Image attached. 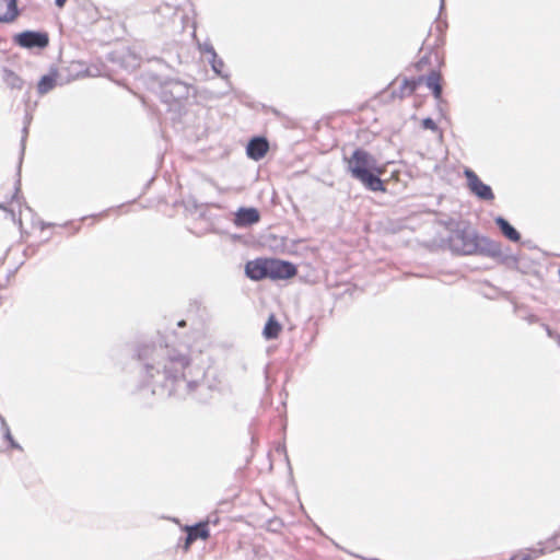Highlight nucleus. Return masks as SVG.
<instances>
[{
    "mask_svg": "<svg viewBox=\"0 0 560 560\" xmlns=\"http://www.w3.org/2000/svg\"><path fill=\"white\" fill-rule=\"evenodd\" d=\"M191 86L179 80H168L161 88V98L166 104L179 103L190 95Z\"/></svg>",
    "mask_w": 560,
    "mask_h": 560,
    "instance_id": "obj_4",
    "label": "nucleus"
},
{
    "mask_svg": "<svg viewBox=\"0 0 560 560\" xmlns=\"http://www.w3.org/2000/svg\"><path fill=\"white\" fill-rule=\"evenodd\" d=\"M1 423H2V429H3V433H4V438L11 443V446L12 447H15V448H21L20 445L13 440L11 433H10V429L8 427V424L5 423V421L1 418Z\"/></svg>",
    "mask_w": 560,
    "mask_h": 560,
    "instance_id": "obj_20",
    "label": "nucleus"
},
{
    "mask_svg": "<svg viewBox=\"0 0 560 560\" xmlns=\"http://www.w3.org/2000/svg\"><path fill=\"white\" fill-rule=\"evenodd\" d=\"M57 78L58 74L56 71L43 75L37 84L38 94L45 95L50 92L56 86Z\"/></svg>",
    "mask_w": 560,
    "mask_h": 560,
    "instance_id": "obj_13",
    "label": "nucleus"
},
{
    "mask_svg": "<svg viewBox=\"0 0 560 560\" xmlns=\"http://www.w3.org/2000/svg\"><path fill=\"white\" fill-rule=\"evenodd\" d=\"M422 126H423L424 129H430V130H434V131L438 129L436 124L431 118L423 119L422 120Z\"/></svg>",
    "mask_w": 560,
    "mask_h": 560,
    "instance_id": "obj_23",
    "label": "nucleus"
},
{
    "mask_svg": "<svg viewBox=\"0 0 560 560\" xmlns=\"http://www.w3.org/2000/svg\"><path fill=\"white\" fill-rule=\"evenodd\" d=\"M427 86L432 90L436 100H441L442 86L440 83V74L435 71L431 72L425 79Z\"/></svg>",
    "mask_w": 560,
    "mask_h": 560,
    "instance_id": "obj_16",
    "label": "nucleus"
},
{
    "mask_svg": "<svg viewBox=\"0 0 560 560\" xmlns=\"http://www.w3.org/2000/svg\"><path fill=\"white\" fill-rule=\"evenodd\" d=\"M15 203H16V199H14V200L11 202V205H10V207H11V208L9 209V212H10L11 219H12L14 222H16V221L21 222V219H16V213H15V209H14Z\"/></svg>",
    "mask_w": 560,
    "mask_h": 560,
    "instance_id": "obj_24",
    "label": "nucleus"
},
{
    "mask_svg": "<svg viewBox=\"0 0 560 560\" xmlns=\"http://www.w3.org/2000/svg\"><path fill=\"white\" fill-rule=\"evenodd\" d=\"M464 174L467 179V186L471 194L481 200L491 201L494 199L491 187L482 183L474 171L466 168Z\"/></svg>",
    "mask_w": 560,
    "mask_h": 560,
    "instance_id": "obj_6",
    "label": "nucleus"
},
{
    "mask_svg": "<svg viewBox=\"0 0 560 560\" xmlns=\"http://www.w3.org/2000/svg\"><path fill=\"white\" fill-rule=\"evenodd\" d=\"M14 42L24 48H44L48 45V36L45 33L26 31L14 36Z\"/></svg>",
    "mask_w": 560,
    "mask_h": 560,
    "instance_id": "obj_7",
    "label": "nucleus"
},
{
    "mask_svg": "<svg viewBox=\"0 0 560 560\" xmlns=\"http://www.w3.org/2000/svg\"><path fill=\"white\" fill-rule=\"evenodd\" d=\"M495 223L500 228L501 232L512 242H518L521 238L520 233L502 217L495 218Z\"/></svg>",
    "mask_w": 560,
    "mask_h": 560,
    "instance_id": "obj_14",
    "label": "nucleus"
},
{
    "mask_svg": "<svg viewBox=\"0 0 560 560\" xmlns=\"http://www.w3.org/2000/svg\"><path fill=\"white\" fill-rule=\"evenodd\" d=\"M544 552L545 551L542 548L527 549V550H524V551H521V552L514 555L510 560H534V559L538 558L539 556L544 555Z\"/></svg>",
    "mask_w": 560,
    "mask_h": 560,
    "instance_id": "obj_18",
    "label": "nucleus"
},
{
    "mask_svg": "<svg viewBox=\"0 0 560 560\" xmlns=\"http://www.w3.org/2000/svg\"><path fill=\"white\" fill-rule=\"evenodd\" d=\"M481 243L487 245V250L490 255L495 256L500 254V245L498 243L489 241L486 237L479 240L477 236L466 233L456 234L451 240V247L459 254L471 255L478 250Z\"/></svg>",
    "mask_w": 560,
    "mask_h": 560,
    "instance_id": "obj_3",
    "label": "nucleus"
},
{
    "mask_svg": "<svg viewBox=\"0 0 560 560\" xmlns=\"http://www.w3.org/2000/svg\"><path fill=\"white\" fill-rule=\"evenodd\" d=\"M267 258L250 260L245 266L246 276L255 281L267 278Z\"/></svg>",
    "mask_w": 560,
    "mask_h": 560,
    "instance_id": "obj_9",
    "label": "nucleus"
},
{
    "mask_svg": "<svg viewBox=\"0 0 560 560\" xmlns=\"http://www.w3.org/2000/svg\"><path fill=\"white\" fill-rule=\"evenodd\" d=\"M3 81L11 89L21 90L23 88L22 79L11 70L3 71Z\"/></svg>",
    "mask_w": 560,
    "mask_h": 560,
    "instance_id": "obj_17",
    "label": "nucleus"
},
{
    "mask_svg": "<svg viewBox=\"0 0 560 560\" xmlns=\"http://www.w3.org/2000/svg\"><path fill=\"white\" fill-rule=\"evenodd\" d=\"M199 48H200V50H201L202 52L209 54V55H210V57H215V54H217V52H215V50H214L213 46H212L210 43L206 42V43H203V44H200V45H199Z\"/></svg>",
    "mask_w": 560,
    "mask_h": 560,
    "instance_id": "obj_22",
    "label": "nucleus"
},
{
    "mask_svg": "<svg viewBox=\"0 0 560 560\" xmlns=\"http://www.w3.org/2000/svg\"><path fill=\"white\" fill-rule=\"evenodd\" d=\"M417 89L416 80H404L402 94H411Z\"/></svg>",
    "mask_w": 560,
    "mask_h": 560,
    "instance_id": "obj_21",
    "label": "nucleus"
},
{
    "mask_svg": "<svg viewBox=\"0 0 560 560\" xmlns=\"http://www.w3.org/2000/svg\"><path fill=\"white\" fill-rule=\"evenodd\" d=\"M268 149L269 144L266 139L255 138L248 142L246 153L250 159L259 161L266 155Z\"/></svg>",
    "mask_w": 560,
    "mask_h": 560,
    "instance_id": "obj_10",
    "label": "nucleus"
},
{
    "mask_svg": "<svg viewBox=\"0 0 560 560\" xmlns=\"http://www.w3.org/2000/svg\"><path fill=\"white\" fill-rule=\"evenodd\" d=\"M209 536L207 524L200 523L198 525L187 528V537L185 542V549H188L190 544L198 538L206 539Z\"/></svg>",
    "mask_w": 560,
    "mask_h": 560,
    "instance_id": "obj_12",
    "label": "nucleus"
},
{
    "mask_svg": "<svg viewBox=\"0 0 560 560\" xmlns=\"http://www.w3.org/2000/svg\"><path fill=\"white\" fill-rule=\"evenodd\" d=\"M66 2L67 0H55V4L60 9L65 7Z\"/></svg>",
    "mask_w": 560,
    "mask_h": 560,
    "instance_id": "obj_27",
    "label": "nucleus"
},
{
    "mask_svg": "<svg viewBox=\"0 0 560 560\" xmlns=\"http://www.w3.org/2000/svg\"><path fill=\"white\" fill-rule=\"evenodd\" d=\"M139 359L143 362L144 385L151 387L154 395L178 394L182 385L189 393L197 386L194 381H185L184 371L189 365V358L176 348L147 345L139 351Z\"/></svg>",
    "mask_w": 560,
    "mask_h": 560,
    "instance_id": "obj_1",
    "label": "nucleus"
},
{
    "mask_svg": "<svg viewBox=\"0 0 560 560\" xmlns=\"http://www.w3.org/2000/svg\"><path fill=\"white\" fill-rule=\"evenodd\" d=\"M267 278L272 280L290 279L296 275L293 264L280 259L267 258Z\"/></svg>",
    "mask_w": 560,
    "mask_h": 560,
    "instance_id": "obj_5",
    "label": "nucleus"
},
{
    "mask_svg": "<svg viewBox=\"0 0 560 560\" xmlns=\"http://www.w3.org/2000/svg\"><path fill=\"white\" fill-rule=\"evenodd\" d=\"M280 331H281L280 324L276 320L275 316L271 315L264 327V330H262L264 337L266 339H275L278 337Z\"/></svg>",
    "mask_w": 560,
    "mask_h": 560,
    "instance_id": "obj_15",
    "label": "nucleus"
},
{
    "mask_svg": "<svg viewBox=\"0 0 560 560\" xmlns=\"http://www.w3.org/2000/svg\"><path fill=\"white\" fill-rule=\"evenodd\" d=\"M347 171L365 188L372 191H385V186L380 178L384 167L378 165L376 159L368 151L355 149L349 158H345Z\"/></svg>",
    "mask_w": 560,
    "mask_h": 560,
    "instance_id": "obj_2",
    "label": "nucleus"
},
{
    "mask_svg": "<svg viewBox=\"0 0 560 560\" xmlns=\"http://www.w3.org/2000/svg\"><path fill=\"white\" fill-rule=\"evenodd\" d=\"M209 62L211 65V68L212 70L218 74V75H221L223 78H225L226 75H224L222 73V69L224 67V62L222 59H219L218 58V55L215 54V57H210L209 58Z\"/></svg>",
    "mask_w": 560,
    "mask_h": 560,
    "instance_id": "obj_19",
    "label": "nucleus"
},
{
    "mask_svg": "<svg viewBox=\"0 0 560 560\" xmlns=\"http://www.w3.org/2000/svg\"><path fill=\"white\" fill-rule=\"evenodd\" d=\"M544 328L546 329L547 331V335L550 337V338H553L557 340V342L560 345V336L559 335H556L548 325H544Z\"/></svg>",
    "mask_w": 560,
    "mask_h": 560,
    "instance_id": "obj_25",
    "label": "nucleus"
},
{
    "mask_svg": "<svg viewBox=\"0 0 560 560\" xmlns=\"http://www.w3.org/2000/svg\"><path fill=\"white\" fill-rule=\"evenodd\" d=\"M16 16V0H0V22H12Z\"/></svg>",
    "mask_w": 560,
    "mask_h": 560,
    "instance_id": "obj_11",
    "label": "nucleus"
},
{
    "mask_svg": "<svg viewBox=\"0 0 560 560\" xmlns=\"http://www.w3.org/2000/svg\"><path fill=\"white\" fill-rule=\"evenodd\" d=\"M30 120H31V118H30L28 116H26L25 126H24V128H23V138H22V142H24V141H25V138H26V135H27V127H28Z\"/></svg>",
    "mask_w": 560,
    "mask_h": 560,
    "instance_id": "obj_26",
    "label": "nucleus"
},
{
    "mask_svg": "<svg viewBox=\"0 0 560 560\" xmlns=\"http://www.w3.org/2000/svg\"><path fill=\"white\" fill-rule=\"evenodd\" d=\"M260 219L256 208H240L235 213L234 224L238 228H247L257 223Z\"/></svg>",
    "mask_w": 560,
    "mask_h": 560,
    "instance_id": "obj_8",
    "label": "nucleus"
}]
</instances>
